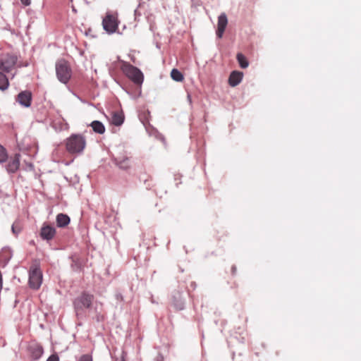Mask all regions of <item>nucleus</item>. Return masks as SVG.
<instances>
[{"mask_svg":"<svg viewBox=\"0 0 361 361\" xmlns=\"http://www.w3.org/2000/svg\"><path fill=\"white\" fill-rule=\"evenodd\" d=\"M66 149L71 154H80L86 146L85 137L82 135L73 134L66 140Z\"/></svg>","mask_w":361,"mask_h":361,"instance_id":"f257e3e1","label":"nucleus"},{"mask_svg":"<svg viewBox=\"0 0 361 361\" xmlns=\"http://www.w3.org/2000/svg\"><path fill=\"white\" fill-rule=\"evenodd\" d=\"M121 70L124 73V74L134 83L137 85L142 83L144 76L139 68L133 66V65L128 63L124 62L121 66Z\"/></svg>","mask_w":361,"mask_h":361,"instance_id":"f03ea898","label":"nucleus"},{"mask_svg":"<svg viewBox=\"0 0 361 361\" xmlns=\"http://www.w3.org/2000/svg\"><path fill=\"white\" fill-rule=\"evenodd\" d=\"M18 56L10 52L0 54V70L5 73H10L17 65Z\"/></svg>","mask_w":361,"mask_h":361,"instance_id":"7ed1b4c3","label":"nucleus"},{"mask_svg":"<svg viewBox=\"0 0 361 361\" xmlns=\"http://www.w3.org/2000/svg\"><path fill=\"white\" fill-rule=\"evenodd\" d=\"M118 23L117 12L107 11L102 20L104 30L109 34H113L118 30Z\"/></svg>","mask_w":361,"mask_h":361,"instance_id":"20e7f679","label":"nucleus"},{"mask_svg":"<svg viewBox=\"0 0 361 361\" xmlns=\"http://www.w3.org/2000/svg\"><path fill=\"white\" fill-rule=\"evenodd\" d=\"M57 78L62 83H67L71 76V71L66 61L61 60L56 64Z\"/></svg>","mask_w":361,"mask_h":361,"instance_id":"39448f33","label":"nucleus"},{"mask_svg":"<svg viewBox=\"0 0 361 361\" xmlns=\"http://www.w3.org/2000/svg\"><path fill=\"white\" fill-rule=\"evenodd\" d=\"M42 283V272L37 265H32L29 271V286L34 290L40 288Z\"/></svg>","mask_w":361,"mask_h":361,"instance_id":"423d86ee","label":"nucleus"},{"mask_svg":"<svg viewBox=\"0 0 361 361\" xmlns=\"http://www.w3.org/2000/svg\"><path fill=\"white\" fill-rule=\"evenodd\" d=\"M92 300L93 296L85 293L75 298L73 305L76 314L79 315L83 310L89 308L92 305Z\"/></svg>","mask_w":361,"mask_h":361,"instance_id":"0eeeda50","label":"nucleus"},{"mask_svg":"<svg viewBox=\"0 0 361 361\" xmlns=\"http://www.w3.org/2000/svg\"><path fill=\"white\" fill-rule=\"evenodd\" d=\"M16 102L23 107H29L32 102V93L30 91L25 90L20 92L17 97Z\"/></svg>","mask_w":361,"mask_h":361,"instance_id":"6e6552de","label":"nucleus"},{"mask_svg":"<svg viewBox=\"0 0 361 361\" xmlns=\"http://www.w3.org/2000/svg\"><path fill=\"white\" fill-rule=\"evenodd\" d=\"M114 161L116 165L123 170H128L131 166L130 159L126 154L115 157Z\"/></svg>","mask_w":361,"mask_h":361,"instance_id":"1a4fd4ad","label":"nucleus"},{"mask_svg":"<svg viewBox=\"0 0 361 361\" xmlns=\"http://www.w3.org/2000/svg\"><path fill=\"white\" fill-rule=\"evenodd\" d=\"M228 24V18L224 13H222L218 17L216 36L218 38H221L225 29Z\"/></svg>","mask_w":361,"mask_h":361,"instance_id":"9d476101","label":"nucleus"},{"mask_svg":"<svg viewBox=\"0 0 361 361\" xmlns=\"http://www.w3.org/2000/svg\"><path fill=\"white\" fill-rule=\"evenodd\" d=\"M56 234L54 227L49 225H43L40 231V236L43 240H50L54 238Z\"/></svg>","mask_w":361,"mask_h":361,"instance_id":"9b49d317","label":"nucleus"},{"mask_svg":"<svg viewBox=\"0 0 361 361\" xmlns=\"http://www.w3.org/2000/svg\"><path fill=\"white\" fill-rule=\"evenodd\" d=\"M20 166V154H16L6 166V171L10 173H16Z\"/></svg>","mask_w":361,"mask_h":361,"instance_id":"f8f14e48","label":"nucleus"},{"mask_svg":"<svg viewBox=\"0 0 361 361\" xmlns=\"http://www.w3.org/2000/svg\"><path fill=\"white\" fill-rule=\"evenodd\" d=\"M242 73L238 71H233L229 76L228 82L231 87H235L242 81Z\"/></svg>","mask_w":361,"mask_h":361,"instance_id":"ddd939ff","label":"nucleus"},{"mask_svg":"<svg viewBox=\"0 0 361 361\" xmlns=\"http://www.w3.org/2000/svg\"><path fill=\"white\" fill-rule=\"evenodd\" d=\"M70 223V218L68 215L59 214L56 216V224L59 227H65Z\"/></svg>","mask_w":361,"mask_h":361,"instance_id":"4468645a","label":"nucleus"},{"mask_svg":"<svg viewBox=\"0 0 361 361\" xmlns=\"http://www.w3.org/2000/svg\"><path fill=\"white\" fill-rule=\"evenodd\" d=\"M90 126L92 127L94 132L103 134L105 132V127L104 124L99 121H94L91 123Z\"/></svg>","mask_w":361,"mask_h":361,"instance_id":"2eb2a0df","label":"nucleus"},{"mask_svg":"<svg viewBox=\"0 0 361 361\" xmlns=\"http://www.w3.org/2000/svg\"><path fill=\"white\" fill-rule=\"evenodd\" d=\"M124 121V116L121 113L114 112L112 115L111 123L116 126H121Z\"/></svg>","mask_w":361,"mask_h":361,"instance_id":"dca6fc26","label":"nucleus"},{"mask_svg":"<svg viewBox=\"0 0 361 361\" xmlns=\"http://www.w3.org/2000/svg\"><path fill=\"white\" fill-rule=\"evenodd\" d=\"M8 86L9 82L8 78L3 71H0V90H6L8 89Z\"/></svg>","mask_w":361,"mask_h":361,"instance_id":"f3484780","label":"nucleus"},{"mask_svg":"<svg viewBox=\"0 0 361 361\" xmlns=\"http://www.w3.org/2000/svg\"><path fill=\"white\" fill-rule=\"evenodd\" d=\"M171 77L176 82H182L184 80L183 75L176 68L172 69L171 72Z\"/></svg>","mask_w":361,"mask_h":361,"instance_id":"a211bd4d","label":"nucleus"},{"mask_svg":"<svg viewBox=\"0 0 361 361\" xmlns=\"http://www.w3.org/2000/svg\"><path fill=\"white\" fill-rule=\"evenodd\" d=\"M237 60H238V63L240 64V66L242 68H245L249 65V63H248L246 57L243 54H242L240 53L237 54Z\"/></svg>","mask_w":361,"mask_h":361,"instance_id":"6ab92c4d","label":"nucleus"},{"mask_svg":"<svg viewBox=\"0 0 361 361\" xmlns=\"http://www.w3.org/2000/svg\"><path fill=\"white\" fill-rule=\"evenodd\" d=\"M4 254H6V257L4 259L5 262H8L11 257V253L8 248H3L1 251L0 252V259H1L4 257Z\"/></svg>","mask_w":361,"mask_h":361,"instance_id":"aec40b11","label":"nucleus"},{"mask_svg":"<svg viewBox=\"0 0 361 361\" xmlns=\"http://www.w3.org/2000/svg\"><path fill=\"white\" fill-rule=\"evenodd\" d=\"M8 159V154L6 149L0 145V163H4Z\"/></svg>","mask_w":361,"mask_h":361,"instance_id":"412c9836","label":"nucleus"},{"mask_svg":"<svg viewBox=\"0 0 361 361\" xmlns=\"http://www.w3.org/2000/svg\"><path fill=\"white\" fill-rule=\"evenodd\" d=\"M78 361H93L92 357L90 355L85 354L82 355Z\"/></svg>","mask_w":361,"mask_h":361,"instance_id":"4be33fe9","label":"nucleus"},{"mask_svg":"<svg viewBox=\"0 0 361 361\" xmlns=\"http://www.w3.org/2000/svg\"><path fill=\"white\" fill-rule=\"evenodd\" d=\"M43 353V349L42 347H37L35 350V357L36 358L39 357Z\"/></svg>","mask_w":361,"mask_h":361,"instance_id":"5701e85b","label":"nucleus"},{"mask_svg":"<svg viewBox=\"0 0 361 361\" xmlns=\"http://www.w3.org/2000/svg\"><path fill=\"white\" fill-rule=\"evenodd\" d=\"M11 230H12V232L16 234V235H18L20 232V228H17L16 225L15 224H13L11 226Z\"/></svg>","mask_w":361,"mask_h":361,"instance_id":"b1692460","label":"nucleus"},{"mask_svg":"<svg viewBox=\"0 0 361 361\" xmlns=\"http://www.w3.org/2000/svg\"><path fill=\"white\" fill-rule=\"evenodd\" d=\"M47 361H59V358L57 355H51Z\"/></svg>","mask_w":361,"mask_h":361,"instance_id":"393cba45","label":"nucleus"},{"mask_svg":"<svg viewBox=\"0 0 361 361\" xmlns=\"http://www.w3.org/2000/svg\"><path fill=\"white\" fill-rule=\"evenodd\" d=\"M20 2L22 4H23L25 6H30L31 4V0H20Z\"/></svg>","mask_w":361,"mask_h":361,"instance_id":"a878e982","label":"nucleus"},{"mask_svg":"<svg viewBox=\"0 0 361 361\" xmlns=\"http://www.w3.org/2000/svg\"><path fill=\"white\" fill-rule=\"evenodd\" d=\"M187 98H188V100L189 103L191 104L192 103V99H191V96H190V94H188Z\"/></svg>","mask_w":361,"mask_h":361,"instance_id":"bb28decb","label":"nucleus"}]
</instances>
